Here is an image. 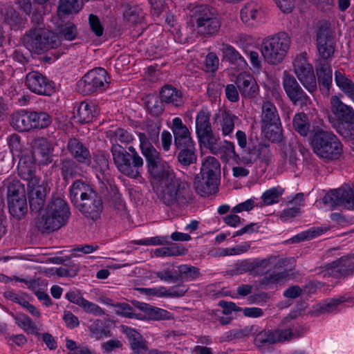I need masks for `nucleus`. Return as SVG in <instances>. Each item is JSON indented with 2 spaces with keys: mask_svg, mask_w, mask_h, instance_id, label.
Segmentation results:
<instances>
[{
  "mask_svg": "<svg viewBox=\"0 0 354 354\" xmlns=\"http://www.w3.org/2000/svg\"><path fill=\"white\" fill-rule=\"evenodd\" d=\"M218 48L222 52L223 59L236 64L239 69H244L248 66L245 59L233 46L226 44H218Z\"/></svg>",
  "mask_w": 354,
  "mask_h": 354,
  "instance_id": "30",
  "label": "nucleus"
},
{
  "mask_svg": "<svg viewBox=\"0 0 354 354\" xmlns=\"http://www.w3.org/2000/svg\"><path fill=\"white\" fill-rule=\"evenodd\" d=\"M283 192V190L280 187H274L266 190L261 195L263 204L265 205H271L277 203Z\"/></svg>",
  "mask_w": 354,
  "mask_h": 354,
  "instance_id": "47",
  "label": "nucleus"
},
{
  "mask_svg": "<svg viewBox=\"0 0 354 354\" xmlns=\"http://www.w3.org/2000/svg\"><path fill=\"white\" fill-rule=\"evenodd\" d=\"M220 164L218 161L212 156L207 157L202 163L201 175H206L215 178H220Z\"/></svg>",
  "mask_w": 354,
  "mask_h": 354,
  "instance_id": "39",
  "label": "nucleus"
},
{
  "mask_svg": "<svg viewBox=\"0 0 354 354\" xmlns=\"http://www.w3.org/2000/svg\"><path fill=\"white\" fill-rule=\"evenodd\" d=\"M249 333L255 335L254 337V344L258 348H262L266 345L275 344L281 339L277 334L274 333L273 330L264 329L259 331L257 326H252L249 328Z\"/></svg>",
  "mask_w": 354,
  "mask_h": 354,
  "instance_id": "25",
  "label": "nucleus"
},
{
  "mask_svg": "<svg viewBox=\"0 0 354 354\" xmlns=\"http://www.w3.org/2000/svg\"><path fill=\"white\" fill-rule=\"evenodd\" d=\"M160 98L163 102L178 106L182 104V94L176 88L167 85L162 88Z\"/></svg>",
  "mask_w": 354,
  "mask_h": 354,
  "instance_id": "38",
  "label": "nucleus"
},
{
  "mask_svg": "<svg viewBox=\"0 0 354 354\" xmlns=\"http://www.w3.org/2000/svg\"><path fill=\"white\" fill-rule=\"evenodd\" d=\"M263 18L261 5L256 1H250L241 8L240 19L247 26L254 27L259 25Z\"/></svg>",
  "mask_w": 354,
  "mask_h": 354,
  "instance_id": "17",
  "label": "nucleus"
},
{
  "mask_svg": "<svg viewBox=\"0 0 354 354\" xmlns=\"http://www.w3.org/2000/svg\"><path fill=\"white\" fill-rule=\"evenodd\" d=\"M290 44V37L283 32L268 37L263 40L261 44L262 56L268 64H278L285 58Z\"/></svg>",
  "mask_w": 354,
  "mask_h": 354,
  "instance_id": "5",
  "label": "nucleus"
},
{
  "mask_svg": "<svg viewBox=\"0 0 354 354\" xmlns=\"http://www.w3.org/2000/svg\"><path fill=\"white\" fill-rule=\"evenodd\" d=\"M180 254L178 248L175 246L159 248L154 250V254L157 257H174Z\"/></svg>",
  "mask_w": 354,
  "mask_h": 354,
  "instance_id": "62",
  "label": "nucleus"
},
{
  "mask_svg": "<svg viewBox=\"0 0 354 354\" xmlns=\"http://www.w3.org/2000/svg\"><path fill=\"white\" fill-rule=\"evenodd\" d=\"M90 163V162H88ZM92 167L97 171L105 172L109 168V156L103 153L95 155L93 162H91Z\"/></svg>",
  "mask_w": 354,
  "mask_h": 354,
  "instance_id": "55",
  "label": "nucleus"
},
{
  "mask_svg": "<svg viewBox=\"0 0 354 354\" xmlns=\"http://www.w3.org/2000/svg\"><path fill=\"white\" fill-rule=\"evenodd\" d=\"M274 333L277 334L280 338L281 337L279 342L290 340L300 335V332L297 327L292 323L289 322L287 319L274 330Z\"/></svg>",
  "mask_w": 354,
  "mask_h": 354,
  "instance_id": "36",
  "label": "nucleus"
},
{
  "mask_svg": "<svg viewBox=\"0 0 354 354\" xmlns=\"http://www.w3.org/2000/svg\"><path fill=\"white\" fill-rule=\"evenodd\" d=\"M115 312L118 315H120L122 317L128 318H136L138 319H142V317H140V315L135 313L132 308L127 304L119 305L117 307Z\"/></svg>",
  "mask_w": 354,
  "mask_h": 354,
  "instance_id": "64",
  "label": "nucleus"
},
{
  "mask_svg": "<svg viewBox=\"0 0 354 354\" xmlns=\"http://www.w3.org/2000/svg\"><path fill=\"white\" fill-rule=\"evenodd\" d=\"M17 5L20 10L19 12L10 6L5 8L2 11L5 20L12 26L20 23L22 20V15H29L31 10L30 0H18Z\"/></svg>",
  "mask_w": 354,
  "mask_h": 354,
  "instance_id": "20",
  "label": "nucleus"
},
{
  "mask_svg": "<svg viewBox=\"0 0 354 354\" xmlns=\"http://www.w3.org/2000/svg\"><path fill=\"white\" fill-rule=\"evenodd\" d=\"M323 233V229L321 227H310L307 230L303 231L291 239L292 243H298L304 241H309L317 237Z\"/></svg>",
  "mask_w": 354,
  "mask_h": 354,
  "instance_id": "50",
  "label": "nucleus"
},
{
  "mask_svg": "<svg viewBox=\"0 0 354 354\" xmlns=\"http://www.w3.org/2000/svg\"><path fill=\"white\" fill-rule=\"evenodd\" d=\"M62 175L64 180H67L70 178L75 177L79 174V168L76 164L69 160H66L62 163Z\"/></svg>",
  "mask_w": 354,
  "mask_h": 354,
  "instance_id": "53",
  "label": "nucleus"
},
{
  "mask_svg": "<svg viewBox=\"0 0 354 354\" xmlns=\"http://www.w3.org/2000/svg\"><path fill=\"white\" fill-rule=\"evenodd\" d=\"M330 109L334 119L333 125L337 129L338 133L343 136H346L342 131L341 126L344 124H354V110L353 109L342 102V101L336 95H333L330 98Z\"/></svg>",
  "mask_w": 354,
  "mask_h": 354,
  "instance_id": "12",
  "label": "nucleus"
},
{
  "mask_svg": "<svg viewBox=\"0 0 354 354\" xmlns=\"http://www.w3.org/2000/svg\"><path fill=\"white\" fill-rule=\"evenodd\" d=\"M36 164L32 153L30 151H24L19 160L18 173L24 180L28 181V185L40 183V178L35 174Z\"/></svg>",
  "mask_w": 354,
  "mask_h": 354,
  "instance_id": "15",
  "label": "nucleus"
},
{
  "mask_svg": "<svg viewBox=\"0 0 354 354\" xmlns=\"http://www.w3.org/2000/svg\"><path fill=\"white\" fill-rule=\"evenodd\" d=\"M196 133L201 145L211 151L216 142L210 123V112L207 109L200 110L196 116Z\"/></svg>",
  "mask_w": 354,
  "mask_h": 354,
  "instance_id": "11",
  "label": "nucleus"
},
{
  "mask_svg": "<svg viewBox=\"0 0 354 354\" xmlns=\"http://www.w3.org/2000/svg\"><path fill=\"white\" fill-rule=\"evenodd\" d=\"M219 178L206 175L197 176L194 180L196 192L202 196H207L216 192Z\"/></svg>",
  "mask_w": 354,
  "mask_h": 354,
  "instance_id": "24",
  "label": "nucleus"
},
{
  "mask_svg": "<svg viewBox=\"0 0 354 354\" xmlns=\"http://www.w3.org/2000/svg\"><path fill=\"white\" fill-rule=\"evenodd\" d=\"M171 130L174 136L175 145L178 148H180L183 145L194 144L189 129L183 124L180 118L173 119Z\"/></svg>",
  "mask_w": 354,
  "mask_h": 354,
  "instance_id": "23",
  "label": "nucleus"
},
{
  "mask_svg": "<svg viewBox=\"0 0 354 354\" xmlns=\"http://www.w3.org/2000/svg\"><path fill=\"white\" fill-rule=\"evenodd\" d=\"M180 151L178 153V161L184 165H189L196 160V156L194 150V143L183 145L180 148Z\"/></svg>",
  "mask_w": 354,
  "mask_h": 354,
  "instance_id": "44",
  "label": "nucleus"
},
{
  "mask_svg": "<svg viewBox=\"0 0 354 354\" xmlns=\"http://www.w3.org/2000/svg\"><path fill=\"white\" fill-rule=\"evenodd\" d=\"M16 324L25 332L39 335L35 325L32 322L29 317L25 314H17L15 317Z\"/></svg>",
  "mask_w": 354,
  "mask_h": 354,
  "instance_id": "48",
  "label": "nucleus"
},
{
  "mask_svg": "<svg viewBox=\"0 0 354 354\" xmlns=\"http://www.w3.org/2000/svg\"><path fill=\"white\" fill-rule=\"evenodd\" d=\"M138 290L140 294L149 297H165V294L167 293L166 288L164 286L140 288H138Z\"/></svg>",
  "mask_w": 354,
  "mask_h": 354,
  "instance_id": "60",
  "label": "nucleus"
},
{
  "mask_svg": "<svg viewBox=\"0 0 354 354\" xmlns=\"http://www.w3.org/2000/svg\"><path fill=\"white\" fill-rule=\"evenodd\" d=\"M76 207L86 217L96 220L102 211V202L95 193L93 196L80 202Z\"/></svg>",
  "mask_w": 354,
  "mask_h": 354,
  "instance_id": "21",
  "label": "nucleus"
},
{
  "mask_svg": "<svg viewBox=\"0 0 354 354\" xmlns=\"http://www.w3.org/2000/svg\"><path fill=\"white\" fill-rule=\"evenodd\" d=\"M311 145L313 151L322 158L337 159L342 152V144L337 138L318 126L313 127Z\"/></svg>",
  "mask_w": 354,
  "mask_h": 354,
  "instance_id": "4",
  "label": "nucleus"
},
{
  "mask_svg": "<svg viewBox=\"0 0 354 354\" xmlns=\"http://www.w3.org/2000/svg\"><path fill=\"white\" fill-rule=\"evenodd\" d=\"M196 25L198 33L209 35L218 31L221 23L217 15L207 7H205L198 10Z\"/></svg>",
  "mask_w": 354,
  "mask_h": 354,
  "instance_id": "13",
  "label": "nucleus"
},
{
  "mask_svg": "<svg viewBox=\"0 0 354 354\" xmlns=\"http://www.w3.org/2000/svg\"><path fill=\"white\" fill-rule=\"evenodd\" d=\"M316 71L320 90L324 94L328 95L333 80L331 67L328 63H319L316 66Z\"/></svg>",
  "mask_w": 354,
  "mask_h": 354,
  "instance_id": "28",
  "label": "nucleus"
},
{
  "mask_svg": "<svg viewBox=\"0 0 354 354\" xmlns=\"http://www.w3.org/2000/svg\"><path fill=\"white\" fill-rule=\"evenodd\" d=\"M292 70L303 86L310 93L317 90V80L312 64L309 62L306 53L295 56L292 62Z\"/></svg>",
  "mask_w": 354,
  "mask_h": 354,
  "instance_id": "7",
  "label": "nucleus"
},
{
  "mask_svg": "<svg viewBox=\"0 0 354 354\" xmlns=\"http://www.w3.org/2000/svg\"><path fill=\"white\" fill-rule=\"evenodd\" d=\"M262 128L265 131L272 127L277 128L279 117L275 106L270 102H265L262 106Z\"/></svg>",
  "mask_w": 354,
  "mask_h": 354,
  "instance_id": "29",
  "label": "nucleus"
},
{
  "mask_svg": "<svg viewBox=\"0 0 354 354\" xmlns=\"http://www.w3.org/2000/svg\"><path fill=\"white\" fill-rule=\"evenodd\" d=\"M28 188L31 210L35 212L41 210L44 206L46 196L45 187L39 183H36V185L29 184L28 185Z\"/></svg>",
  "mask_w": 354,
  "mask_h": 354,
  "instance_id": "27",
  "label": "nucleus"
},
{
  "mask_svg": "<svg viewBox=\"0 0 354 354\" xmlns=\"http://www.w3.org/2000/svg\"><path fill=\"white\" fill-rule=\"evenodd\" d=\"M95 192L91 187L81 180L75 181L70 188L71 200L75 206L88 197L93 196Z\"/></svg>",
  "mask_w": 354,
  "mask_h": 354,
  "instance_id": "26",
  "label": "nucleus"
},
{
  "mask_svg": "<svg viewBox=\"0 0 354 354\" xmlns=\"http://www.w3.org/2000/svg\"><path fill=\"white\" fill-rule=\"evenodd\" d=\"M82 3L80 0H60L57 15L62 18L64 15L76 13L80 10Z\"/></svg>",
  "mask_w": 354,
  "mask_h": 354,
  "instance_id": "42",
  "label": "nucleus"
},
{
  "mask_svg": "<svg viewBox=\"0 0 354 354\" xmlns=\"http://www.w3.org/2000/svg\"><path fill=\"white\" fill-rule=\"evenodd\" d=\"M237 118L227 111H222L218 117V123L222 134L230 136L234 129V120Z\"/></svg>",
  "mask_w": 354,
  "mask_h": 354,
  "instance_id": "41",
  "label": "nucleus"
},
{
  "mask_svg": "<svg viewBox=\"0 0 354 354\" xmlns=\"http://www.w3.org/2000/svg\"><path fill=\"white\" fill-rule=\"evenodd\" d=\"M145 16V12L141 5H129L124 12V18L131 23L140 22Z\"/></svg>",
  "mask_w": 354,
  "mask_h": 354,
  "instance_id": "43",
  "label": "nucleus"
},
{
  "mask_svg": "<svg viewBox=\"0 0 354 354\" xmlns=\"http://www.w3.org/2000/svg\"><path fill=\"white\" fill-rule=\"evenodd\" d=\"M102 322L96 319L90 326V331L92 336L96 339H102L107 336L106 331L102 327Z\"/></svg>",
  "mask_w": 354,
  "mask_h": 354,
  "instance_id": "63",
  "label": "nucleus"
},
{
  "mask_svg": "<svg viewBox=\"0 0 354 354\" xmlns=\"http://www.w3.org/2000/svg\"><path fill=\"white\" fill-rule=\"evenodd\" d=\"M351 200L353 196L351 187L346 186L328 192L322 198L317 200L315 205L317 208L325 211L333 210L339 206L352 209L354 207H350L348 204Z\"/></svg>",
  "mask_w": 354,
  "mask_h": 354,
  "instance_id": "8",
  "label": "nucleus"
},
{
  "mask_svg": "<svg viewBox=\"0 0 354 354\" xmlns=\"http://www.w3.org/2000/svg\"><path fill=\"white\" fill-rule=\"evenodd\" d=\"M67 149L78 162L88 164L90 153L77 139H71L68 142Z\"/></svg>",
  "mask_w": 354,
  "mask_h": 354,
  "instance_id": "32",
  "label": "nucleus"
},
{
  "mask_svg": "<svg viewBox=\"0 0 354 354\" xmlns=\"http://www.w3.org/2000/svg\"><path fill=\"white\" fill-rule=\"evenodd\" d=\"M349 301V298L345 296L338 298H330L317 304L315 306V310L318 313H330L335 312L338 306L342 303Z\"/></svg>",
  "mask_w": 354,
  "mask_h": 354,
  "instance_id": "37",
  "label": "nucleus"
},
{
  "mask_svg": "<svg viewBox=\"0 0 354 354\" xmlns=\"http://www.w3.org/2000/svg\"><path fill=\"white\" fill-rule=\"evenodd\" d=\"M334 80L339 89L351 100H354V82L351 78L342 70H336Z\"/></svg>",
  "mask_w": 354,
  "mask_h": 354,
  "instance_id": "31",
  "label": "nucleus"
},
{
  "mask_svg": "<svg viewBox=\"0 0 354 354\" xmlns=\"http://www.w3.org/2000/svg\"><path fill=\"white\" fill-rule=\"evenodd\" d=\"M239 91L244 97H253L259 91V87L254 77L248 73H241L235 82Z\"/></svg>",
  "mask_w": 354,
  "mask_h": 354,
  "instance_id": "19",
  "label": "nucleus"
},
{
  "mask_svg": "<svg viewBox=\"0 0 354 354\" xmlns=\"http://www.w3.org/2000/svg\"><path fill=\"white\" fill-rule=\"evenodd\" d=\"M162 100H159L156 95H148L146 99V106L147 110L153 115H159L163 111Z\"/></svg>",
  "mask_w": 354,
  "mask_h": 354,
  "instance_id": "52",
  "label": "nucleus"
},
{
  "mask_svg": "<svg viewBox=\"0 0 354 354\" xmlns=\"http://www.w3.org/2000/svg\"><path fill=\"white\" fill-rule=\"evenodd\" d=\"M32 129H43L51 123L50 116L45 112H31Z\"/></svg>",
  "mask_w": 354,
  "mask_h": 354,
  "instance_id": "49",
  "label": "nucleus"
},
{
  "mask_svg": "<svg viewBox=\"0 0 354 354\" xmlns=\"http://www.w3.org/2000/svg\"><path fill=\"white\" fill-rule=\"evenodd\" d=\"M335 269L342 276H346L354 271V256L343 257L335 262Z\"/></svg>",
  "mask_w": 354,
  "mask_h": 354,
  "instance_id": "45",
  "label": "nucleus"
},
{
  "mask_svg": "<svg viewBox=\"0 0 354 354\" xmlns=\"http://www.w3.org/2000/svg\"><path fill=\"white\" fill-rule=\"evenodd\" d=\"M316 44L318 52L323 59H327L333 57L335 53V45L327 26H321L318 28Z\"/></svg>",
  "mask_w": 354,
  "mask_h": 354,
  "instance_id": "18",
  "label": "nucleus"
},
{
  "mask_svg": "<svg viewBox=\"0 0 354 354\" xmlns=\"http://www.w3.org/2000/svg\"><path fill=\"white\" fill-rule=\"evenodd\" d=\"M7 202L9 212L12 216L21 219L28 210L24 186L18 180H13L8 185Z\"/></svg>",
  "mask_w": 354,
  "mask_h": 354,
  "instance_id": "6",
  "label": "nucleus"
},
{
  "mask_svg": "<svg viewBox=\"0 0 354 354\" xmlns=\"http://www.w3.org/2000/svg\"><path fill=\"white\" fill-rule=\"evenodd\" d=\"M69 216L67 203L62 198H55L40 212L36 221V227L41 232H53L65 225Z\"/></svg>",
  "mask_w": 354,
  "mask_h": 354,
  "instance_id": "3",
  "label": "nucleus"
},
{
  "mask_svg": "<svg viewBox=\"0 0 354 354\" xmlns=\"http://www.w3.org/2000/svg\"><path fill=\"white\" fill-rule=\"evenodd\" d=\"M31 113L20 111L12 116L11 125L19 131H27L32 129Z\"/></svg>",
  "mask_w": 354,
  "mask_h": 354,
  "instance_id": "34",
  "label": "nucleus"
},
{
  "mask_svg": "<svg viewBox=\"0 0 354 354\" xmlns=\"http://www.w3.org/2000/svg\"><path fill=\"white\" fill-rule=\"evenodd\" d=\"M33 156L41 164L48 165L53 160V148L46 138H36L32 143Z\"/></svg>",
  "mask_w": 354,
  "mask_h": 354,
  "instance_id": "22",
  "label": "nucleus"
},
{
  "mask_svg": "<svg viewBox=\"0 0 354 354\" xmlns=\"http://www.w3.org/2000/svg\"><path fill=\"white\" fill-rule=\"evenodd\" d=\"M122 330L127 335L133 351L138 353L146 351L145 342L139 333L127 326H122Z\"/></svg>",
  "mask_w": 354,
  "mask_h": 354,
  "instance_id": "33",
  "label": "nucleus"
},
{
  "mask_svg": "<svg viewBox=\"0 0 354 354\" xmlns=\"http://www.w3.org/2000/svg\"><path fill=\"white\" fill-rule=\"evenodd\" d=\"M178 272L180 277L185 280H193L200 275L197 268L189 265H180L178 267Z\"/></svg>",
  "mask_w": 354,
  "mask_h": 354,
  "instance_id": "54",
  "label": "nucleus"
},
{
  "mask_svg": "<svg viewBox=\"0 0 354 354\" xmlns=\"http://www.w3.org/2000/svg\"><path fill=\"white\" fill-rule=\"evenodd\" d=\"M80 307L82 308L85 313L95 316H102L104 314V310L100 306L95 303L86 300V299Z\"/></svg>",
  "mask_w": 354,
  "mask_h": 354,
  "instance_id": "59",
  "label": "nucleus"
},
{
  "mask_svg": "<svg viewBox=\"0 0 354 354\" xmlns=\"http://www.w3.org/2000/svg\"><path fill=\"white\" fill-rule=\"evenodd\" d=\"M59 26V33L65 39L71 41L76 37L77 32L74 24L68 23Z\"/></svg>",
  "mask_w": 354,
  "mask_h": 354,
  "instance_id": "61",
  "label": "nucleus"
},
{
  "mask_svg": "<svg viewBox=\"0 0 354 354\" xmlns=\"http://www.w3.org/2000/svg\"><path fill=\"white\" fill-rule=\"evenodd\" d=\"M106 71L95 68L88 71L77 84L79 92L88 95L97 91L104 90L109 84Z\"/></svg>",
  "mask_w": 354,
  "mask_h": 354,
  "instance_id": "9",
  "label": "nucleus"
},
{
  "mask_svg": "<svg viewBox=\"0 0 354 354\" xmlns=\"http://www.w3.org/2000/svg\"><path fill=\"white\" fill-rule=\"evenodd\" d=\"M138 136L140 149L145 158L151 184L158 200L174 208L189 205L193 201L194 193L189 183L176 176L145 133H139Z\"/></svg>",
  "mask_w": 354,
  "mask_h": 354,
  "instance_id": "1",
  "label": "nucleus"
},
{
  "mask_svg": "<svg viewBox=\"0 0 354 354\" xmlns=\"http://www.w3.org/2000/svg\"><path fill=\"white\" fill-rule=\"evenodd\" d=\"M292 127L302 136H307L310 132L312 133L308 115L304 113H298L295 115Z\"/></svg>",
  "mask_w": 354,
  "mask_h": 354,
  "instance_id": "40",
  "label": "nucleus"
},
{
  "mask_svg": "<svg viewBox=\"0 0 354 354\" xmlns=\"http://www.w3.org/2000/svg\"><path fill=\"white\" fill-rule=\"evenodd\" d=\"M97 114L95 106L86 102H81L74 113V117L81 123L89 122Z\"/></svg>",
  "mask_w": 354,
  "mask_h": 354,
  "instance_id": "35",
  "label": "nucleus"
},
{
  "mask_svg": "<svg viewBox=\"0 0 354 354\" xmlns=\"http://www.w3.org/2000/svg\"><path fill=\"white\" fill-rule=\"evenodd\" d=\"M8 145L12 153L13 158H20L21 154L24 152L21 151V145L19 136L16 134L10 135L8 138Z\"/></svg>",
  "mask_w": 354,
  "mask_h": 354,
  "instance_id": "58",
  "label": "nucleus"
},
{
  "mask_svg": "<svg viewBox=\"0 0 354 354\" xmlns=\"http://www.w3.org/2000/svg\"><path fill=\"white\" fill-rule=\"evenodd\" d=\"M111 151L114 163L122 174L131 178H136L140 176L142 167L136 165L131 155L124 147L118 144H113Z\"/></svg>",
  "mask_w": 354,
  "mask_h": 354,
  "instance_id": "10",
  "label": "nucleus"
},
{
  "mask_svg": "<svg viewBox=\"0 0 354 354\" xmlns=\"http://www.w3.org/2000/svg\"><path fill=\"white\" fill-rule=\"evenodd\" d=\"M283 86L286 93L294 104L304 106L310 102L309 97L303 91L294 77L285 73Z\"/></svg>",
  "mask_w": 354,
  "mask_h": 354,
  "instance_id": "16",
  "label": "nucleus"
},
{
  "mask_svg": "<svg viewBox=\"0 0 354 354\" xmlns=\"http://www.w3.org/2000/svg\"><path fill=\"white\" fill-rule=\"evenodd\" d=\"M133 140V136L127 130L118 129L114 132L111 141L113 144H118V142L122 144H129Z\"/></svg>",
  "mask_w": 354,
  "mask_h": 354,
  "instance_id": "56",
  "label": "nucleus"
},
{
  "mask_svg": "<svg viewBox=\"0 0 354 354\" xmlns=\"http://www.w3.org/2000/svg\"><path fill=\"white\" fill-rule=\"evenodd\" d=\"M251 247L250 242H244L232 248H222L219 251V256H235L247 252Z\"/></svg>",
  "mask_w": 354,
  "mask_h": 354,
  "instance_id": "51",
  "label": "nucleus"
},
{
  "mask_svg": "<svg viewBox=\"0 0 354 354\" xmlns=\"http://www.w3.org/2000/svg\"><path fill=\"white\" fill-rule=\"evenodd\" d=\"M26 84L28 89L38 95H50L55 91V83L36 71L26 75Z\"/></svg>",
  "mask_w": 354,
  "mask_h": 354,
  "instance_id": "14",
  "label": "nucleus"
},
{
  "mask_svg": "<svg viewBox=\"0 0 354 354\" xmlns=\"http://www.w3.org/2000/svg\"><path fill=\"white\" fill-rule=\"evenodd\" d=\"M140 308L145 313V315H140V317H142V319H148L158 320L165 317L167 314V311L165 310L153 307L147 304H142Z\"/></svg>",
  "mask_w": 354,
  "mask_h": 354,
  "instance_id": "46",
  "label": "nucleus"
},
{
  "mask_svg": "<svg viewBox=\"0 0 354 354\" xmlns=\"http://www.w3.org/2000/svg\"><path fill=\"white\" fill-rule=\"evenodd\" d=\"M258 199L255 197L250 198L244 202L240 203L232 208V212L235 214L243 212H249L255 206L258 205Z\"/></svg>",
  "mask_w": 354,
  "mask_h": 354,
  "instance_id": "57",
  "label": "nucleus"
},
{
  "mask_svg": "<svg viewBox=\"0 0 354 354\" xmlns=\"http://www.w3.org/2000/svg\"><path fill=\"white\" fill-rule=\"evenodd\" d=\"M32 21L35 26L24 37V45L30 52L42 55L60 46L61 41L56 33L44 26L41 15H33Z\"/></svg>",
  "mask_w": 354,
  "mask_h": 354,
  "instance_id": "2",
  "label": "nucleus"
}]
</instances>
